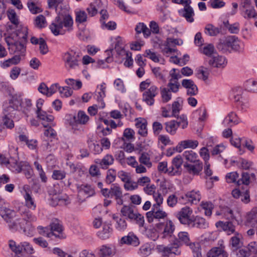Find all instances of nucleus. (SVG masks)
Masks as SVG:
<instances>
[{
    "mask_svg": "<svg viewBox=\"0 0 257 257\" xmlns=\"http://www.w3.org/2000/svg\"><path fill=\"white\" fill-rule=\"evenodd\" d=\"M51 231L47 232L48 228H44L41 226H39L38 229L42 230L43 231H40V233L48 237H51L55 236L56 237L59 238H63L62 234L63 227L59 220L58 219L53 220L50 224Z\"/></svg>",
    "mask_w": 257,
    "mask_h": 257,
    "instance_id": "6",
    "label": "nucleus"
},
{
    "mask_svg": "<svg viewBox=\"0 0 257 257\" xmlns=\"http://www.w3.org/2000/svg\"><path fill=\"white\" fill-rule=\"evenodd\" d=\"M34 24L35 26L38 28L45 27L47 24L45 17L42 15L38 16L35 20Z\"/></svg>",
    "mask_w": 257,
    "mask_h": 257,
    "instance_id": "61",
    "label": "nucleus"
},
{
    "mask_svg": "<svg viewBox=\"0 0 257 257\" xmlns=\"http://www.w3.org/2000/svg\"><path fill=\"white\" fill-rule=\"evenodd\" d=\"M140 232L148 238L151 239L153 241L156 240L159 237H160V233L158 229L155 228L151 226H147L146 225Z\"/></svg>",
    "mask_w": 257,
    "mask_h": 257,
    "instance_id": "17",
    "label": "nucleus"
},
{
    "mask_svg": "<svg viewBox=\"0 0 257 257\" xmlns=\"http://www.w3.org/2000/svg\"><path fill=\"white\" fill-rule=\"evenodd\" d=\"M89 120V117L82 110H79L76 115L71 117L68 123L73 133L78 134L83 131V125L86 124Z\"/></svg>",
    "mask_w": 257,
    "mask_h": 257,
    "instance_id": "5",
    "label": "nucleus"
},
{
    "mask_svg": "<svg viewBox=\"0 0 257 257\" xmlns=\"http://www.w3.org/2000/svg\"><path fill=\"white\" fill-rule=\"evenodd\" d=\"M9 246L14 253V257H25L23 253L22 242L20 243H17L14 240H10L9 241Z\"/></svg>",
    "mask_w": 257,
    "mask_h": 257,
    "instance_id": "26",
    "label": "nucleus"
},
{
    "mask_svg": "<svg viewBox=\"0 0 257 257\" xmlns=\"http://www.w3.org/2000/svg\"><path fill=\"white\" fill-rule=\"evenodd\" d=\"M34 165L38 172L41 182L43 183L47 182L48 178L42 165L38 161H35Z\"/></svg>",
    "mask_w": 257,
    "mask_h": 257,
    "instance_id": "49",
    "label": "nucleus"
},
{
    "mask_svg": "<svg viewBox=\"0 0 257 257\" xmlns=\"http://www.w3.org/2000/svg\"><path fill=\"white\" fill-rule=\"evenodd\" d=\"M109 194H110V197H112L114 196L115 199H119L120 203H122V201L121 199L122 197V192L120 187L116 184H113L111 185L110 189ZM118 203H119L118 202Z\"/></svg>",
    "mask_w": 257,
    "mask_h": 257,
    "instance_id": "41",
    "label": "nucleus"
},
{
    "mask_svg": "<svg viewBox=\"0 0 257 257\" xmlns=\"http://www.w3.org/2000/svg\"><path fill=\"white\" fill-rule=\"evenodd\" d=\"M199 143L197 140H186L181 141L176 147V151L181 152L183 149L190 148L194 149L197 147Z\"/></svg>",
    "mask_w": 257,
    "mask_h": 257,
    "instance_id": "21",
    "label": "nucleus"
},
{
    "mask_svg": "<svg viewBox=\"0 0 257 257\" xmlns=\"http://www.w3.org/2000/svg\"><path fill=\"white\" fill-rule=\"evenodd\" d=\"M239 121L237 115L234 112H231L224 118L222 124L225 127H232L238 123Z\"/></svg>",
    "mask_w": 257,
    "mask_h": 257,
    "instance_id": "30",
    "label": "nucleus"
},
{
    "mask_svg": "<svg viewBox=\"0 0 257 257\" xmlns=\"http://www.w3.org/2000/svg\"><path fill=\"white\" fill-rule=\"evenodd\" d=\"M205 33L209 36H215L219 33L220 31L218 28L215 27L211 24L207 25L205 27Z\"/></svg>",
    "mask_w": 257,
    "mask_h": 257,
    "instance_id": "62",
    "label": "nucleus"
},
{
    "mask_svg": "<svg viewBox=\"0 0 257 257\" xmlns=\"http://www.w3.org/2000/svg\"><path fill=\"white\" fill-rule=\"evenodd\" d=\"M217 48L222 53L231 52V39L230 37L225 39H220L217 44Z\"/></svg>",
    "mask_w": 257,
    "mask_h": 257,
    "instance_id": "25",
    "label": "nucleus"
},
{
    "mask_svg": "<svg viewBox=\"0 0 257 257\" xmlns=\"http://www.w3.org/2000/svg\"><path fill=\"white\" fill-rule=\"evenodd\" d=\"M71 172L81 177L87 172V169L80 163L73 164L70 163L68 164Z\"/></svg>",
    "mask_w": 257,
    "mask_h": 257,
    "instance_id": "34",
    "label": "nucleus"
},
{
    "mask_svg": "<svg viewBox=\"0 0 257 257\" xmlns=\"http://www.w3.org/2000/svg\"><path fill=\"white\" fill-rule=\"evenodd\" d=\"M0 215L7 223L8 221L16 217V214L14 210L2 205L0 207Z\"/></svg>",
    "mask_w": 257,
    "mask_h": 257,
    "instance_id": "32",
    "label": "nucleus"
},
{
    "mask_svg": "<svg viewBox=\"0 0 257 257\" xmlns=\"http://www.w3.org/2000/svg\"><path fill=\"white\" fill-rule=\"evenodd\" d=\"M193 210L189 207L185 206L181 209L177 213V217L181 224L189 227L190 222L193 219Z\"/></svg>",
    "mask_w": 257,
    "mask_h": 257,
    "instance_id": "14",
    "label": "nucleus"
},
{
    "mask_svg": "<svg viewBox=\"0 0 257 257\" xmlns=\"http://www.w3.org/2000/svg\"><path fill=\"white\" fill-rule=\"evenodd\" d=\"M183 157L180 155H178L175 157L172 160V165L171 166V170L173 174L181 168L183 163Z\"/></svg>",
    "mask_w": 257,
    "mask_h": 257,
    "instance_id": "50",
    "label": "nucleus"
},
{
    "mask_svg": "<svg viewBox=\"0 0 257 257\" xmlns=\"http://www.w3.org/2000/svg\"><path fill=\"white\" fill-rule=\"evenodd\" d=\"M201 53L208 57L210 58L213 55L216 54L215 48L213 44H209L205 45L201 49Z\"/></svg>",
    "mask_w": 257,
    "mask_h": 257,
    "instance_id": "52",
    "label": "nucleus"
},
{
    "mask_svg": "<svg viewBox=\"0 0 257 257\" xmlns=\"http://www.w3.org/2000/svg\"><path fill=\"white\" fill-rule=\"evenodd\" d=\"M73 22L69 15L59 13L55 20L49 26V28L55 36L64 35L66 30L72 26Z\"/></svg>",
    "mask_w": 257,
    "mask_h": 257,
    "instance_id": "1",
    "label": "nucleus"
},
{
    "mask_svg": "<svg viewBox=\"0 0 257 257\" xmlns=\"http://www.w3.org/2000/svg\"><path fill=\"white\" fill-rule=\"evenodd\" d=\"M201 208L204 210V214L206 216H210L212 214V211L214 208L213 204L210 202H202L201 204Z\"/></svg>",
    "mask_w": 257,
    "mask_h": 257,
    "instance_id": "57",
    "label": "nucleus"
},
{
    "mask_svg": "<svg viewBox=\"0 0 257 257\" xmlns=\"http://www.w3.org/2000/svg\"><path fill=\"white\" fill-rule=\"evenodd\" d=\"M178 13L180 17L185 18L188 22H194V12L191 7H185L183 9L179 10Z\"/></svg>",
    "mask_w": 257,
    "mask_h": 257,
    "instance_id": "22",
    "label": "nucleus"
},
{
    "mask_svg": "<svg viewBox=\"0 0 257 257\" xmlns=\"http://www.w3.org/2000/svg\"><path fill=\"white\" fill-rule=\"evenodd\" d=\"M208 255L210 257H228L227 253L224 250V247H213L208 252Z\"/></svg>",
    "mask_w": 257,
    "mask_h": 257,
    "instance_id": "37",
    "label": "nucleus"
},
{
    "mask_svg": "<svg viewBox=\"0 0 257 257\" xmlns=\"http://www.w3.org/2000/svg\"><path fill=\"white\" fill-rule=\"evenodd\" d=\"M245 224L253 228L257 226V208L255 207L247 213L246 217Z\"/></svg>",
    "mask_w": 257,
    "mask_h": 257,
    "instance_id": "23",
    "label": "nucleus"
},
{
    "mask_svg": "<svg viewBox=\"0 0 257 257\" xmlns=\"http://www.w3.org/2000/svg\"><path fill=\"white\" fill-rule=\"evenodd\" d=\"M182 157L187 162L193 163V164L186 163L184 165V167L190 173L198 174L202 171L203 164L195 152L192 150L185 151L183 153Z\"/></svg>",
    "mask_w": 257,
    "mask_h": 257,
    "instance_id": "4",
    "label": "nucleus"
},
{
    "mask_svg": "<svg viewBox=\"0 0 257 257\" xmlns=\"http://www.w3.org/2000/svg\"><path fill=\"white\" fill-rule=\"evenodd\" d=\"M160 94L164 103H167L172 99L171 92L167 87H160Z\"/></svg>",
    "mask_w": 257,
    "mask_h": 257,
    "instance_id": "55",
    "label": "nucleus"
},
{
    "mask_svg": "<svg viewBox=\"0 0 257 257\" xmlns=\"http://www.w3.org/2000/svg\"><path fill=\"white\" fill-rule=\"evenodd\" d=\"M159 93V89L155 85H151L142 94V100L147 105L152 106L154 104L155 97Z\"/></svg>",
    "mask_w": 257,
    "mask_h": 257,
    "instance_id": "13",
    "label": "nucleus"
},
{
    "mask_svg": "<svg viewBox=\"0 0 257 257\" xmlns=\"http://www.w3.org/2000/svg\"><path fill=\"white\" fill-rule=\"evenodd\" d=\"M136 126L138 129V134L142 137H146L148 135L147 121L142 118H138L136 119Z\"/></svg>",
    "mask_w": 257,
    "mask_h": 257,
    "instance_id": "27",
    "label": "nucleus"
},
{
    "mask_svg": "<svg viewBox=\"0 0 257 257\" xmlns=\"http://www.w3.org/2000/svg\"><path fill=\"white\" fill-rule=\"evenodd\" d=\"M82 57V54L78 48L69 49L62 56L65 68L68 71L78 69L80 66Z\"/></svg>",
    "mask_w": 257,
    "mask_h": 257,
    "instance_id": "3",
    "label": "nucleus"
},
{
    "mask_svg": "<svg viewBox=\"0 0 257 257\" xmlns=\"http://www.w3.org/2000/svg\"><path fill=\"white\" fill-rule=\"evenodd\" d=\"M7 226L9 229L12 232L20 231L22 226L25 224V220L21 219V218L16 217H13L7 222Z\"/></svg>",
    "mask_w": 257,
    "mask_h": 257,
    "instance_id": "16",
    "label": "nucleus"
},
{
    "mask_svg": "<svg viewBox=\"0 0 257 257\" xmlns=\"http://www.w3.org/2000/svg\"><path fill=\"white\" fill-rule=\"evenodd\" d=\"M38 117L42 121V124L45 127H48V123H51L54 120V116L48 114L46 111L43 110H37Z\"/></svg>",
    "mask_w": 257,
    "mask_h": 257,
    "instance_id": "31",
    "label": "nucleus"
},
{
    "mask_svg": "<svg viewBox=\"0 0 257 257\" xmlns=\"http://www.w3.org/2000/svg\"><path fill=\"white\" fill-rule=\"evenodd\" d=\"M21 59V55H15L11 58L1 62V66L3 68H6L13 65H17L20 63Z\"/></svg>",
    "mask_w": 257,
    "mask_h": 257,
    "instance_id": "40",
    "label": "nucleus"
},
{
    "mask_svg": "<svg viewBox=\"0 0 257 257\" xmlns=\"http://www.w3.org/2000/svg\"><path fill=\"white\" fill-rule=\"evenodd\" d=\"M201 199V194L199 191L193 190L182 195L179 198V201L183 204H196Z\"/></svg>",
    "mask_w": 257,
    "mask_h": 257,
    "instance_id": "12",
    "label": "nucleus"
},
{
    "mask_svg": "<svg viewBox=\"0 0 257 257\" xmlns=\"http://www.w3.org/2000/svg\"><path fill=\"white\" fill-rule=\"evenodd\" d=\"M24 197L26 206L29 209L35 210L36 208V204L31 194L26 191L25 194L24 195Z\"/></svg>",
    "mask_w": 257,
    "mask_h": 257,
    "instance_id": "54",
    "label": "nucleus"
},
{
    "mask_svg": "<svg viewBox=\"0 0 257 257\" xmlns=\"http://www.w3.org/2000/svg\"><path fill=\"white\" fill-rule=\"evenodd\" d=\"M28 28L26 27H22L20 29L17 31L16 35L19 39L18 41L27 43L28 34Z\"/></svg>",
    "mask_w": 257,
    "mask_h": 257,
    "instance_id": "47",
    "label": "nucleus"
},
{
    "mask_svg": "<svg viewBox=\"0 0 257 257\" xmlns=\"http://www.w3.org/2000/svg\"><path fill=\"white\" fill-rule=\"evenodd\" d=\"M115 253L114 247L111 245H103L98 249L99 257H111Z\"/></svg>",
    "mask_w": 257,
    "mask_h": 257,
    "instance_id": "24",
    "label": "nucleus"
},
{
    "mask_svg": "<svg viewBox=\"0 0 257 257\" xmlns=\"http://www.w3.org/2000/svg\"><path fill=\"white\" fill-rule=\"evenodd\" d=\"M137 212L132 206H123L120 210L121 215L130 220L134 217Z\"/></svg>",
    "mask_w": 257,
    "mask_h": 257,
    "instance_id": "39",
    "label": "nucleus"
},
{
    "mask_svg": "<svg viewBox=\"0 0 257 257\" xmlns=\"http://www.w3.org/2000/svg\"><path fill=\"white\" fill-rule=\"evenodd\" d=\"M26 161L18 162L17 160H14L11 159L8 162V168L12 172L16 173H19L22 172V166L23 163H25Z\"/></svg>",
    "mask_w": 257,
    "mask_h": 257,
    "instance_id": "38",
    "label": "nucleus"
},
{
    "mask_svg": "<svg viewBox=\"0 0 257 257\" xmlns=\"http://www.w3.org/2000/svg\"><path fill=\"white\" fill-rule=\"evenodd\" d=\"M119 243L123 244H126L137 246L140 244L139 238L133 232H130L126 236L121 237L119 241Z\"/></svg>",
    "mask_w": 257,
    "mask_h": 257,
    "instance_id": "20",
    "label": "nucleus"
},
{
    "mask_svg": "<svg viewBox=\"0 0 257 257\" xmlns=\"http://www.w3.org/2000/svg\"><path fill=\"white\" fill-rule=\"evenodd\" d=\"M209 227V223L205 218L199 216H193L189 227H196L199 229H206Z\"/></svg>",
    "mask_w": 257,
    "mask_h": 257,
    "instance_id": "18",
    "label": "nucleus"
},
{
    "mask_svg": "<svg viewBox=\"0 0 257 257\" xmlns=\"http://www.w3.org/2000/svg\"><path fill=\"white\" fill-rule=\"evenodd\" d=\"M21 214L23 217L21 219L25 220V223L33 222L37 220V217L28 209L21 210Z\"/></svg>",
    "mask_w": 257,
    "mask_h": 257,
    "instance_id": "43",
    "label": "nucleus"
},
{
    "mask_svg": "<svg viewBox=\"0 0 257 257\" xmlns=\"http://www.w3.org/2000/svg\"><path fill=\"white\" fill-rule=\"evenodd\" d=\"M26 43L17 41L12 45L16 53H19L17 55H21V57L25 55L26 52Z\"/></svg>",
    "mask_w": 257,
    "mask_h": 257,
    "instance_id": "44",
    "label": "nucleus"
},
{
    "mask_svg": "<svg viewBox=\"0 0 257 257\" xmlns=\"http://www.w3.org/2000/svg\"><path fill=\"white\" fill-rule=\"evenodd\" d=\"M182 44L181 39L168 38L166 41L160 44V47L163 53L167 55L176 52L177 50L174 47Z\"/></svg>",
    "mask_w": 257,
    "mask_h": 257,
    "instance_id": "10",
    "label": "nucleus"
},
{
    "mask_svg": "<svg viewBox=\"0 0 257 257\" xmlns=\"http://www.w3.org/2000/svg\"><path fill=\"white\" fill-rule=\"evenodd\" d=\"M205 61L208 63L209 66L212 68L223 69L227 64L226 58L224 56L218 55L217 53L210 58L206 59Z\"/></svg>",
    "mask_w": 257,
    "mask_h": 257,
    "instance_id": "11",
    "label": "nucleus"
},
{
    "mask_svg": "<svg viewBox=\"0 0 257 257\" xmlns=\"http://www.w3.org/2000/svg\"><path fill=\"white\" fill-rule=\"evenodd\" d=\"M65 82L74 90H78L80 89L82 86V83L80 80L68 78L65 79Z\"/></svg>",
    "mask_w": 257,
    "mask_h": 257,
    "instance_id": "56",
    "label": "nucleus"
},
{
    "mask_svg": "<svg viewBox=\"0 0 257 257\" xmlns=\"http://www.w3.org/2000/svg\"><path fill=\"white\" fill-rule=\"evenodd\" d=\"M32 222L25 223L22 226L21 231H22L27 236L33 235L35 227L32 224Z\"/></svg>",
    "mask_w": 257,
    "mask_h": 257,
    "instance_id": "58",
    "label": "nucleus"
},
{
    "mask_svg": "<svg viewBox=\"0 0 257 257\" xmlns=\"http://www.w3.org/2000/svg\"><path fill=\"white\" fill-rule=\"evenodd\" d=\"M167 215V213L160 209L159 207H152L151 211L146 213V217L150 223L153 222L154 219H164Z\"/></svg>",
    "mask_w": 257,
    "mask_h": 257,
    "instance_id": "15",
    "label": "nucleus"
},
{
    "mask_svg": "<svg viewBox=\"0 0 257 257\" xmlns=\"http://www.w3.org/2000/svg\"><path fill=\"white\" fill-rule=\"evenodd\" d=\"M21 100L20 98L13 97L12 99L10 100L9 105L8 106H4V111L5 112H9L11 113H13V112L19 110L21 105Z\"/></svg>",
    "mask_w": 257,
    "mask_h": 257,
    "instance_id": "28",
    "label": "nucleus"
},
{
    "mask_svg": "<svg viewBox=\"0 0 257 257\" xmlns=\"http://www.w3.org/2000/svg\"><path fill=\"white\" fill-rule=\"evenodd\" d=\"M105 84L104 83H102L100 85V91L96 92L95 95L97 96L96 100L98 103H100L99 105V108H103L105 107V103L103 101V98L105 96V89L106 87L105 86Z\"/></svg>",
    "mask_w": 257,
    "mask_h": 257,
    "instance_id": "36",
    "label": "nucleus"
},
{
    "mask_svg": "<svg viewBox=\"0 0 257 257\" xmlns=\"http://www.w3.org/2000/svg\"><path fill=\"white\" fill-rule=\"evenodd\" d=\"M5 116L3 118V123L7 128L12 129L14 127V123L11 119L13 114L15 113H11L9 112H5L4 111Z\"/></svg>",
    "mask_w": 257,
    "mask_h": 257,
    "instance_id": "53",
    "label": "nucleus"
},
{
    "mask_svg": "<svg viewBox=\"0 0 257 257\" xmlns=\"http://www.w3.org/2000/svg\"><path fill=\"white\" fill-rule=\"evenodd\" d=\"M112 234V229L110 227V225L105 223L102 224V229L98 231L97 233L98 237L101 239L109 238Z\"/></svg>",
    "mask_w": 257,
    "mask_h": 257,
    "instance_id": "29",
    "label": "nucleus"
},
{
    "mask_svg": "<svg viewBox=\"0 0 257 257\" xmlns=\"http://www.w3.org/2000/svg\"><path fill=\"white\" fill-rule=\"evenodd\" d=\"M227 212L229 215V218L232 221H219L216 222L215 225L219 229L225 231L227 235H230L237 232L235 231L236 226L233 223V220L237 221L235 216L233 215V211L230 209H227Z\"/></svg>",
    "mask_w": 257,
    "mask_h": 257,
    "instance_id": "7",
    "label": "nucleus"
},
{
    "mask_svg": "<svg viewBox=\"0 0 257 257\" xmlns=\"http://www.w3.org/2000/svg\"><path fill=\"white\" fill-rule=\"evenodd\" d=\"M231 52L232 51L242 52L244 50V44L235 36H230Z\"/></svg>",
    "mask_w": 257,
    "mask_h": 257,
    "instance_id": "33",
    "label": "nucleus"
},
{
    "mask_svg": "<svg viewBox=\"0 0 257 257\" xmlns=\"http://www.w3.org/2000/svg\"><path fill=\"white\" fill-rule=\"evenodd\" d=\"M113 219L115 221V228L119 231H124L127 226V223L124 219L119 217L115 214L113 215Z\"/></svg>",
    "mask_w": 257,
    "mask_h": 257,
    "instance_id": "42",
    "label": "nucleus"
},
{
    "mask_svg": "<svg viewBox=\"0 0 257 257\" xmlns=\"http://www.w3.org/2000/svg\"><path fill=\"white\" fill-rule=\"evenodd\" d=\"M156 227L161 238H167L171 237L175 230V225L171 220H166L163 222L158 223L156 225Z\"/></svg>",
    "mask_w": 257,
    "mask_h": 257,
    "instance_id": "9",
    "label": "nucleus"
},
{
    "mask_svg": "<svg viewBox=\"0 0 257 257\" xmlns=\"http://www.w3.org/2000/svg\"><path fill=\"white\" fill-rule=\"evenodd\" d=\"M245 89L248 91L257 92V81L248 80L245 83Z\"/></svg>",
    "mask_w": 257,
    "mask_h": 257,
    "instance_id": "64",
    "label": "nucleus"
},
{
    "mask_svg": "<svg viewBox=\"0 0 257 257\" xmlns=\"http://www.w3.org/2000/svg\"><path fill=\"white\" fill-rule=\"evenodd\" d=\"M130 221L135 222L138 225L140 231L146 225L145 223L144 216L138 212L135 213L134 217Z\"/></svg>",
    "mask_w": 257,
    "mask_h": 257,
    "instance_id": "46",
    "label": "nucleus"
},
{
    "mask_svg": "<svg viewBox=\"0 0 257 257\" xmlns=\"http://www.w3.org/2000/svg\"><path fill=\"white\" fill-rule=\"evenodd\" d=\"M53 200H56V202H53L52 205L55 206L57 205H67L70 203L69 197L67 195H59L58 196H53Z\"/></svg>",
    "mask_w": 257,
    "mask_h": 257,
    "instance_id": "45",
    "label": "nucleus"
},
{
    "mask_svg": "<svg viewBox=\"0 0 257 257\" xmlns=\"http://www.w3.org/2000/svg\"><path fill=\"white\" fill-rule=\"evenodd\" d=\"M139 162L147 167L150 168L152 164L150 161V158L149 155L147 153H143L141 154L139 158Z\"/></svg>",
    "mask_w": 257,
    "mask_h": 257,
    "instance_id": "60",
    "label": "nucleus"
},
{
    "mask_svg": "<svg viewBox=\"0 0 257 257\" xmlns=\"http://www.w3.org/2000/svg\"><path fill=\"white\" fill-rule=\"evenodd\" d=\"M165 125L166 132L172 135L176 134V131L179 126L177 121L175 120L166 122L165 123Z\"/></svg>",
    "mask_w": 257,
    "mask_h": 257,
    "instance_id": "48",
    "label": "nucleus"
},
{
    "mask_svg": "<svg viewBox=\"0 0 257 257\" xmlns=\"http://www.w3.org/2000/svg\"><path fill=\"white\" fill-rule=\"evenodd\" d=\"M114 162L113 157L110 154L106 155L102 159H97L95 163L98 164L102 169H107Z\"/></svg>",
    "mask_w": 257,
    "mask_h": 257,
    "instance_id": "35",
    "label": "nucleus"
},
{
    "mask_svg": "<svg viewBox=\"0 0 257 257\" xmlns=\"http://www.w3.org/2000/svg\"><path fill=\"white\" fill-rule=\"evenodd\" d=\"M182 85L187 89V94L192 96L198 93V88L194 81L191 79H184L182 81Z\"/></svg>",
    "mask_w": 257,
    "mask_h": 257,
    "instance_id": "19",
    "label": "nucleus"
},
{
    "mask_svg": "<svg viewBox=\"0 0 257 257\" xmlns=\"http://www.w3.org/2000/svg\"><path fill=\"white\" fill-rule=\"evenodd\" d=\"M243 90L240 87L235 88L232 90V96L237 106L242 111H246L250 107V104L247 98L242 97Z\"/></svg>",
    "mask_w": 257,
    "mask_h": 257,
    "instance_id": "8",
    "label": "nucleus"
},
{
    "mask_svg": "<svg viewBox=\"0 0 257 257\" xmlns=\"http://www.w3.org/2000/svg\"><path fill=\"white\" fill-rule=\"evenodd\" d=\"M79 193H84L88 196H91L94 194L95 192L93 188L90 185H82L80 187Z\"/></svg>",
    "mask_w": 257,
    "mask_h": 257,
    "instance_id": "63",
    "label": "nucleus"
},
{
    "mask_svg": "<svg viewBox=\"0 0 257 257\" xmlns=\"http://www.w3.org/2000/svg\"><path fill=\"white\" fill-rule=\"evenodd\" d=\"M152 247L150 244L145 243L141 246L138 253L142 257H147L151 254Z\"/></svg>",
    "mask_w": 257,
    "mask_h": 257,
    "instance_id": "51",
    "label": "nucleus"
},
{
    "mask_svg": "<svg viewBox=\"0 0 257 257\" xmlns=\"http://www.w3.org/2000/svg\"><path fill=\"white\" fill-rule=\"evenodd\" d=\"M234 234V235L232 236L230 239V243L233 247H234L235 249H236L239 247L240 245V239L241 237V235L237 232Z\"/></svg>",
    "mask_w": 257,
    "mask_h": 257,
    "instance_id": "59",
    "label": "nucleus"
},
{
    "mask_svg": "<svg viewBox=\"0 0 257 257\" xmlns=\"http://www.w3.org/2000/svg\"><path fill=\"white\" fill-rule=\"evenodd\" d=\"M178 239H176L173 243L169 244L167 246H160L159 249L163 255L168 256L171 254L179 255L181 250L179 249V246L185 244L190 245L193 243H190L189 234L187 232H180L178 234Z\"/></svg>",
    "mask_w": 257,
    "mask_h": 257,
    "instance_id": "2",
    "label": "nucleus"
}]
</instances>
